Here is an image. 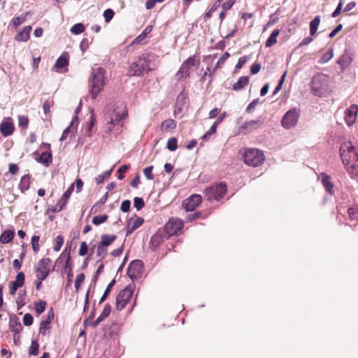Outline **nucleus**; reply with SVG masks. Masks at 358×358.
<instances>
[{"label": "nucleus", "instance_id": "nucleus-43", "mask_svg": "<svg viewBox=\"0 0 358 358\" xmlns=\"http://www.w3.org/2000/svg\"><path fill=\"white\" fill-rule=\"evenodd\" d=\"M145 206V202L142 198L135 197L134 199V206L137 210H141Z\"/></svg>", "mask_w": 358, "mask_h": 358}, {"label": "nucleus", "instance_id": "nucleus-42", "mask_svg": "<svg viewBox=\"0 0 358 358\" xmlns=\"http://www.w3.org/2000/svg\"><path fill=\"white\" fill-rule=\"evenodd\" d=\"M177 139L174 137L169 138L167 142V149L175 151L177 149Z\"/></svg>", "mask_w": 358, "mask_h": 358}, {"label": "nucleus", "instance_id": "nucleus-46", "mask_svg": "<svg viewBox=\"0 0 358 358\" xmlns=\"http://www.w3.org/2000/svg\"><path fill=\"white\" fill-rule=\"evenodd\" d=\"M259 103V99L257 98L254 99L250 103L248 104L245 109V112L250 113L253 111V110L256 108V106Z\"/></svg>", "mask_w": 358, "mask_h": 358}, {"label": "nucleus", "instance_id": "nucleus-9", "mask_svg": "<svg viewBox=\"0 0 358 358\" xmlns=\"http://www.w3.org/2000/svg\"><path fill=\"white\" fill-rule=\"evenodd\" d=\"M143 271V263L141 260L132 261L127 268V275L132 280L141 276Z\"/></svg>", "mask_w": 358, "mask_h": 358}, {"label": "nucleus", "instance_id": "nucleus-38", "mask_svg": "<svg viewBox=\"0 0 358 358\" xmlns=\"http://www.w3.org/2000/svg\"><path fill=\"white\" fill-rule=\"evenodd\" d=\"M39 345L36 341H32L29 349V353L31 355H37L38 354Z\"/></svg>", "mask_w": 358, "mask_h": 358}, {"label": "nucleus", "instance_id": "nucleus-63", "mask_svg": "<svg viewBox=\"0 0 358 358\" xmlns=\"http://www.w3.org/2000/svg\"><path fill=\"white\" fill-rule=\"evenodd\" d=\"M261 69V64L259 63H254L250 68L252 74H257Z\"/></svg>", "mask_w": 358, "mask_h": 358}, {"label": "nucleus", "instance_id": "nucleus-61", "mask_svg": "<svg viewBox=\"0 0 358 358\" xmlns=\"http://www.w3.org/2000/svg\"><path fill=\"white\" fill-rule=\"evenodd\" d=\"M342 8H343V0H341L339 2V3L337 6L336 10L332 13V17H336L337 16H338L341 14V13Z\"/></svg>", "mask_w": 358, "mask_h": 358}, {"label": "nucleus", "instance_id": "nucleus-19", "mask_svg": "<svg viewBox=\"0 0 358 358\" xmlns=\"http://www.w3.org/2000/svg\"><path fill=\"white\" fill-rule=\"evenodd\" d=\"M78 124V119L77 117H73V120L71 122V124L69 127H67L63 132L62 136L60 137V141H64L68 135L72 132H73L77 129V126Z\"/></svg>", "mask_w": 358, "mask_h": 358}, {"label": "nucleus", "instance_id": "nucleus-51", "mask_svg": "<svg viewBox=\"0 0 358 358\" xmlns=\"http://www.w3.org/2000/svg\"><path fill=\"white\" fill-rule=\"evenodd\" d=\"M152 166H148L143 169V173L148 180L153 179V175L152 173Z\"/></svg>", "mask_w": 358, "mask_h": 358}, {"label": "nucleus", "instance_id": "nucleus-25", "mask_svg": "<svg viewBox=\"0 0 358 358\" xmlns=\"http://www.w3.org/2000/svg\"><path fill=\"white\" fill-rule=\"evenodd\" d=\"M116 238L117 237L115 235L103 234L101 236V242L99 243V244L107 248L115 241Z\"/></svg>", "mask_w": 358, "mask_h": 358}, {"label": "nucleus", "instance_id": "nucleus-10", "mask_svg": "<svg viewBox=\"0 0 358 358\" xmlns=\"http://www.w3.org/2000/svg\"><path fill=\"white\" fill-rule=\"evenodd\" d=\"M183 227L184 223L181 220L173 217L165 224L164 229L169 236H172L181 231Z\"/></svg>", "mask_w": 358, "mask_h": 358}, {"label": "nucleus", "instance_id": "nucleus-8", "mask_svg": "<svg viewBox=\"0 0 358 358\" xmlns=\"http://www.w3.org/2000/svg\"><path fill=\"white\" fill-rule=\"evenodd\" d=\"M299 113L296 108L288 110L283 116L281 124L285 129H291L296 126Z\"/></svg>", "mask_w": 358, "mask_h": 358}, {"label": "nucleus", "instance_id": "nucleus-37", "mask_svg": "<svg viewBox=\"0 0 358 358\" xmlns=\"http://www.w3.org/2000/svg\"><path fill=\"white\" fill-rule=\"evenodd\" d=\"M46 302L44 301H40L35 303V310L38 315L41 314L45 310Z\"/></svg>", "mask_w": 358, "mask_h": 358}, {"label": "nucleus", "instance_id": "nucleus-6", "mask_svg": "<svg viewBox=\"0 0 358 358\" xmlns=\"http://www.w3.org/2000/svg\"><path fill=\"white\" fill-rule=\"evenodd\" d=\"M134 285L130 284L122 289L117 295L116 299V308L121 310L127 304L134 292Z\"/></svg>", "mask_w": 358, "mask_h": 358}, {"label": "nucleus", "instance_id": "nucleus-17", "mask_svg": "<svg viewBox=\"0 0 358 358\" xmlns=\"http://www.w3.org/2000/svg\"><path fill=\"white\" fill-rule=\"evenodd\" d=\"M54 319L52 309L48 311L47 318L41 321L40 324L39 333L42 335H47L50 329V324Z\"/></svg>", "mask_w": 358, "mask_h": 358}, {"label": "nucleus", "instance_id": "nucleus-18", "mask_svg": "<svg viewBox=\"0 0 358 358\" xmlns=\"http://www.w3.org/2000/svg\"><path fill=\"white\" fill-rule=\"evenodd\" d=\"M352 62V56L345 52L341 56V57L338 59L337 64L341 66V68L343 71H344L347 67H348Z\"/></svg>", "mask_w": 358, "mask_h": 358}, {"label": "nucleus", "instance_id": "nucleus-36", "mask_svg": "<svg viewBox=\"0 0 358 358\" xmlns=\"http://www.w3.org/2000/svg\"><path fill=\"white\" fill-rule=\"evenodd\" d=\"M108 217L107 215L94 216L92 219V223L94 225H99L105 222L108 220Z\"/></svg>", "mask_w": 358, "mask_h": 358}, {"label": "nucleus", "instance_id": "nucleus-5", "mask_svg": "<svg viewBox=\"0 0 358 358\" xmlns=\"http://www.w3.org/2000/svg\"><path fill=\"white\" fill-rule=\"evenodd\" d=\"M227 192V185L223 182L206 187L203 190L204 198L208 201L220 200Z\"/></svg>", "mask_w": 358, "mask_h": 358}, {"label": "nucleus", "instance_id": "nucleus-1", "mask_svg": "<svg viewBox=\"0 0 358 358\" xmlns=\"http://www.w3.org/2000/svg\"><path fill=\"white\" fill-rule=\"evenodd\" d=\"M340 155L348 171L358 178V154L352 143L350 141L342 143Z\"/></svg>", "mask_w": 358, "mask_h": 358}, {"label": "nucleus", "instance_id": "nucleus-12", "mask_svg": "<svg viewBox=\"0 0 358 358\" xmlns=\"http://www.w3.org/2000/svg\"><path fill=\"white\" fill-rule=\"evenodd\" d=\"M317 180L318 183L322 185L327 193L330 195L334 194V185L330 175L324 172L320 173L317 174Z\"/></svg>", "mask_w": 358, "mask_h": 358}, {"label": "nucleus", "instance_id": "nucleus-41", "mask_svg": "<svg viewBox=\"0 0 358 358\" xmlns=\"http://www.w3.org/2000/svg\"><path fill=\"white\" fill-rule=\"evenodd\" d=\"M106 253H107V248H106L99 243V245L97 246V256L99 257V260L103 259Z\"/></svg>", "mask_w": 358, "mask_h": 358}, {"label": "nucleus", "instance_id": "nucleus-24", "mask_svg": "<svg viewBox=\"0 0 358 358\" xmlns=\"http://www.w3.org/2000/svg\"><path fill=\"white\" fill-rule=\"evenodd\" d=\"M144 222V219L143 217H137L131 225L128 224L127 232V235L132 234L136 229L140 227L143 223Z\"/></svg>", "mask_w": 358, "mask_h": 358}, {"label": "nucleus", "instance_id": "nucleus-32", "mask_svg": "<svg viewBox=\"0 0 358 358\" xmlns=\"http://www.w3.org/2000/svg\"><path fill=\"white\" fill-rule=\"evenodd\" d=\"M39 162L44 164L45 166H48L52 162V155L49 152H43L40 156Z\"/></svg>", "mask_w": 358, "mask_h": 358}, {"label": "nucleus", "instance_id": "nucleus-33", "mask_svg": "<svg viewBox=\"0 0 358 358\" xmlns=\"http://www.w3.org/2000/svg\"><path fill=\"white\" fill-rule=\"evenodd\" d=\"M24 274L23 272H19L15 278V280L11 282L15 287L20 288L22 287L24 282Z\"/></svg>", "mask_w": 358, "mask_h": 358}, {"label": "nucleus", "instance_id": "nucleus-4", "mask_svg": "<svg viewBox=\"0 0 358 358\" xmlns=\"http://www.w3.org/2000/svg\"><path fill=\"white\" fill-rule=\"evenodd\" d=\"M243 159L246 164L256 167L264 162L265 157L262 151L258 149L249 148L245 152Z\"/></svg>", "mask_w": 358, "mask_h": 358}, {"label": "nucleus", "instance_id": "nucleus-49", "mask_svg": "<svg viewBox=\"0 0 358 358\" xmlns=\"http://www.w3.org/2000/svg\"><path fill=\"white\" fill-rule=\"evenodd\" d=\"M114 11L112 10V9H106L104 12H103V17L105 18V21L106 22H109L112 18L114 16Z\"/></svg>", "mask_w": 358, "mask_h": 358}, {"label": "nucleus", "instance_id": "nucleus-47", "mask_svg": "<svg viewBox=\"0 0 358 358\" xmlns=\"http://www.w3.org/2000/svg\"><path fill=\"white\" fill-rule=\"evenodd\" d=\"M111 308L109 304H106L101 314L99 316V318H101L103 321L105 318H106L110 313Z\"/></svg>", "mask_w": 358, "mask_h": 358}, {"label": "nucleus", "instance_id": "nucleus-2", "mask_svg": "<svg viewBox=\"0 0 358 358\" xmlns=\"http://www.w3.org/2000/svg\"><path fill=\"white\" fill-rule=\"evenodd\" d=\"M156 57L153 55H142L129 66L130 76H139L155 69Z\"/></svg>", "mask_w": 358, "mask_h": 358}, {"label": "nucleus", "instance_id": "nucleus-27", "mask_svg": "<svg viewBox=\"0 0 358 358\" xmlns=\"http://www.w3.org/2000/svg\"><path fill=\"white\" fill-rule=\"evenodd\" d=\"M9 328L12 332L19 334L22 329V326L20 322H17L15 318H10Z\"/></svg>", "mask_w": 358, "mask_h": 358}, {"label": "nucleus", "instance_id": "nucleus-48", "mask_svg": "<svg viewBox=\"0 0 358 358\" xmlns=\"http://www.w3.org/2000/svg\"><path fill=\"white\" fill-rule=\"evenodd\" d=\"M18 123L20 127H21L23 129H25L28 126L29 120L26 116L20 115L18 116Z\"/></svg>", "mask_w": 358, "mask_h": 358}, {"label": "nucleus", "instance_id": "nucleus-50", "mask_svg": "<svg viewBox=\"0 0 358 358\" xmlns=\"http://www.w3.org/2000/svg\"><path fill=\"white\" fill-rule=\"evenodd\" d=\"M85 280V275L83 273H80L76 276L75 280V287L76 289H78L80 284H82Z\"/></svg>", "mask_w": 358, "mask_h": 358}, {"label": "nucleus", "instance_id": "nucleus-59", "mask_svg": "<svg viewBox=\"0 0 358 358\" xmlns=\"http://www.w3.org/2000/svg\"><path fill=\"white\" fill-rule=\"evenodd\" d=\"M285 76H286V73H285L282 76V77H281V78H280V80L279 81V83L278 84V85L276 86L275 90L273 92V95H275L282 89V84L284 83Z\"/></svg>", "mask_w": 358, "mask_h": 358}, {"label": "nucleus", "instance_id": "nucleus-20", "mask_svg": "<svg viewBox=\"0 0 358 358\" xmlns=\"http://www.w3.org/2000/svg\"><path fill=\"white\" fill-rule=\"evenodd\" d=\"M262 124V121L261 118H258L257 120H250V121L245 122L240 127V129L243 130V129H249L250 130H252V129L259 127Z\"/></svg>", "mask_w": 358, "mask_h": 358}, {"label": "nucleus", "instance_id": "nucleus-28", "mask_svg": "<svg viewBox=\"0 0 358 358\" xmlns=\"http://www.w3.org/2000/svg\"><path fill=\"white\" fill-rule=\"evenodd\" d=\"M14 237V231L8 230L0 236V242L3 244L8 243Z\"/></svg>", "mask_w": 358, "mask_h": 358}, {"label": "nucleus", "instance_id": "nucleus-23", "mask_svg": "<svg viewBox=\"0 0 358 358\" xmlns=\"http://www.w3.org/2000/svg\"><path fill=\"white\" fill-rule=\"evenodd\" d=\"M249 82L248 76H241L238 78V81L233 85L232 89L235 91H239L243 89Z\"/></svg>", "mask_w": 358, "mask_h": 358}, {"label": "nucleus", "instance_id": "nucleus-15", "mask_svg": "<svg viewBox=\"0 0 358 358\" xmlns=\"http://www.w3.org/2000/svg\"><path fill=\"white\" fill-rule=\"evenodd\" d=\"M358 106L356 104L351 105L345 111L344 120L348 126L351 127L355 122L357 117Z\"/></svg>", "mask_w": 358, "mask_h": 358}, {"label": "nucleus", "instance_id": "nucleus-39", "mask_svg": "<svg viewBox=\"0 0 358 358\" xmlns=\"http://www.w3.org/2000/svg\"><path fill=\"white\" fill-rule=\"evenodd\" d=\"M115 283V280H112V281H111V282L108 285V286H107V287H106V290H105V292H104V293H103V296H101V298L100 299L99 303H103V302L106 300V297H107L108 294L110 293V290H111L112 287L114 286Z\"/></svg>", "mask_w": 358, "mask_h": 358}, {"label": "nucleus", "instance_id": "nucleus-26", "mask_svg": "<svg viewBox=\"0 0 358 358\" xmlns=\"http://www.w3.org/2000/svg\"><path fill=\"white\" fill-rule=\"evenodd\" d=\"M280 34V30L278 29H274L270 36L266 41L265 45L266 48H270L277 43V37Z\"/></svg>", "mask_w": 358, "mask_h": 358}, {"label": "nucleus", "instance_id": "nucleus-64", "mask_svg": "<svg viewBox=\"0 0 358 358\" xmlns=\"http://www.w3.org/2000/svg\"><path fill=\"white\" fill-rule=\"evenodd\" d=\"M200 215H201V213L200 212H196V213H191V214H189L186 217V220L188 222H191V221H193V220H196V218H198Z\"/></svg>", "mask_w": 358, "mask_h": 358}, {"label": "nucleus", "instance_id": "nucleus-45", "mask_svg": "<svg viewBox=\"0 0 358 358\" xmlns=\"http://www.w3.org/2000/svg\"><path fill=\"white\" fill-rule=\"evenodd\" d=\"M39 239L40 237L38 236H34L31 238V246L34 252H37L39 250Z\"/></svg>", "mask_w": 358, "mask_h": 358}, {"label": "nucleus", "instance_id": "nucleus-34", "mask_svg": "<svg viewBox=\"0 0 358 358\" xmlns=\"http://www.w3.org/2000/svg\"><path fill=\"white\" fill-rule=\"evenodd\" d=\"M68 63V59L64 56H61L57 59L55 64V68L58 69L64 68L67 66Z\"/></svg>", "mask_w": 358, "mask_h": 358}, {"label": "nucleus", "instance_id": "nucleus-53", "mask_svg": "<svg viewBox=\"0 0 358 358\" xmlns=\"http://www.w3.org/2000/svg\"><path fill=\"white\" fill-rule=\"evenodd\" d=\"M88 251V246L86 242H82L80 243L78 254L80 256H85L87 255Z\"/></svg>", "mask_w": 358, "mask_h": 358}, {"label": "nucleus", "instance_id": "nucleus-40", "mask_svg": "<svg viewBox=\"0 0 358 358\" xmlns=\"http://www.w3.org/2000/svg\"><path fill=\"white\" fill-rule=\"evenodd\" d=\"M348 217L352 220L358 219V208L357 207H352L348 208Z\"/></svg>", "mask_w": 358, "mask_h": 358}, {"label": "nucleus", "instance_id": "nucleus-62", "mask_svg": "<svg viewBox=\"0 0 358 358\" xmlns=\"http://www.w3.org/2000/svg\"><path fill=\"white\" fill-rule=\"evenodd\" d=\"M235 3V0H228L227 1H225L224 3H222V9L224 10H229L232 6Z\"/></svg>", "mask_w": 358, "mask_h": 358}, {"label": "nucleus", "instance_id": "nucleus-16", "mask_svg": "<svg viewBox=\"0 0 358 358\" xmlns=\"http://www.w3.org/2000/svg\"><path fill=\"white\" fill-rule=\"evenodd\" d=\"M202 197L199 194H193L184 201L182 206L187 211H193L201 202Z\"/></svg>", "mask_w": 358, "mask_h": 358}, {"label": "nucleus", "instance_id": "nucleus-13", "mask_svg": "<svg viewBox=\"0 0 358 358\" xmlns=\"http://www.w3.org/2000/svg\"><path fill=\"white\" fill-rule=\"evenodd\" d=\"M127 115V112H123L122 114L120 115L119 112L114 110L113 113L109 117V121L105 124V131L108 133L111 132L113 130V127L115 124H117L120 121L124 119Z\"/></svg>", "mask_w": 358, "mask_h": 358}, {"label": "nucleus", "instance_id": "nucleus-7", "mask_svg": "<svg viewBox=\"0 0 358 358\" xmlns=\"http://www.w3.org/2000/svg\"><path fill=\"white\" fill-rule=\"evenodd\" d=\"M51 260L49 258L41 259L35 268V271L38 280H44L50 272V266Z\"/></svg>", "mask_w": 358, "mask_h": 358}, {"label": "nucleus", "instance_id": "nucleus-21", "mask_svg": "<svg viewBox=\"0 0 358 358\" xmlns=\"http://www.w3.org/2000/svg\"><path fill=\"white\" fill-rule=\"evenodd\" d=\"M31 30V26L24 27V29L15 36V39L17 41H27L29 39Z\"/></svg>", "mask_w": 358, "mask_h": 358}, {"label": "nucleus", "instance_id": "nucleus-22", "mask_svg": "<svg viewBox=\"0 0 358 358\" xmlns=\"http://www.w3.org/2000/svg\"><path fill=\"white\" fill-rule=\"evenodd\" d=\"M0 131L4 136H10L13 132V124L10 122H3L0 125Z\"/></svg>", "mask_w": 358, "mask_h": 358}, {"label": "nucleus", "instance_id": "nucleus-3", "mask_svg": "<svg viewBox=\"0 0 358 358\" xmlns=\"http://www.w3.org/2000/svg\"><path fill=\"white\" fill-rule=\"evenodd\" d=\"M105 85V70L101 67H94L90 79V94L95 99Z\"/></svg>", "mask_w": 358, "mask_h": 358}, {"label": "nucleus", "instance_id": "nucleus-58", "mask_svg": "<svg viewBox=\"0 0 358 358\" xmlns=\"http://www.w3.org/2000/svg\"><path fill=\"white\" fill-rule=\"evenodd\" d=\"M229 56L230 55L227 52H224L217 61V63L215 66V70L219 68L220 65L223 64Z\"/></svg>", "mask_w": 358, "mask_h": 358}, {"label": "nucleus", "instance_id": "nucleus-52", "mask_svg": "<svg viewBox=\"0 0 358 358\" xmlns=\"http://www.w3.org/2000/svg\"><path fill=\"white\" fill-rule=\"evenodd\" d=\"M221 2V0H218L208 10V13H206L204 18L208 19L211 17L212 13L217 10V8L220 6V3Z\"/></svg>", "mask_w": 358, "mask_h": 358}, {"label": "nucleus", "instance_id": "nucleus-31", "mask_svg": "<svg viewBox=\"0 0 358 358\" xmlns=\"http://www.w3.org/2000/svg\"><path fill=\"white\" fill-rule=\"evenodd\" d=\"M30 185V178L28 175H24L22 177L19 187L21 189L22 192H24V191L27 190L29 188Z\"/></svg>", "mask_w": 358, "mask_h": 358}, {"label": "nucleus", "instance_id": "nucleus-55", "mask_svg": "<svg viewBox=\"0 0 358 358\" xmlns=\"http://www.w3.org/2000/svg\"><path fill=\"white\" fill-rule=\"evenodd\" d=\"M216 129H217V126L215 125L214 124L211 126L210 129H209V131H208L203 136V140H207L209 138V137L215 134L216 132Z\"/></svg>", "mask_w": 358, "mask_h": 358}, {"label": "nucleus", "instance_id": "nucleus-44", "mask_svg": "<svg viewBox=\"0 0 358 358\" xmlns=\"http://www.w3.org/2000/svg\"><path fill=\"white\" fill-rule=\"evenodd\" d=\"M64 243V238L62 236L59 235L55 238V245L54 246L55 251H59Z\"/></svg>", "mask_w": 358, "mask_h": 358}, {"label": "nucleus", "instance_id": "nucleus-35", "mask_svg": "<svg viewBox=\"0 0 358 358\" xmlns=\"http://www.w3.org/2000/svg\"><path fill=\"white\" fill-rule=\"evenodd\" d=\"M85 31V27L82 23H77L71 28V32L73 34H80Z\"/></svg>", "mask_w": 358, "mask_h": 358}, {"label": "nucleus", "instance_id": "nucleus-54", "mask_svg": "<svg viewBox=\"0 0 358 358\" xmlns=\"http://www.w3.org/2000/svg\"><path fill=\"white\" fill-rule=\"evenodd\" d=\"M23 324L25 326H31L33 324V317L29 313H26L23 317Z\"/></svg>", "mask_w": 358, "mask_h": 358}, {"label": "nucleus", "instance_id": "nucleus-30", "mask_svg": "<svg viewBox=\"0 0 358 358\" xmlns=\"http://www.w3.org/2000/svg\"><path fill=\"white\" fill-rule=\"evenodd\" d=\"M176 127V122L172 119L164 120L161 125L162 130L169 131L174 129Z\"/></svg>", "mask_w": 358, "mask_h": 358}, {"label": "nucleus", "instance_id": "nucleus-29", "mask_svg": "<svg viewBox=\"0 0 358 358\" xmlns=\"http://www.w3.org/2000/svg\"><path fill=\"white\" fill-rule=\"evenodd\" d=\"M334 56L333 49H329L328 50L322 52L321 57L318 61V63L324 64L329 62Z\"/></svg>", "mask_w": 358, "mask_h": 358}, {"label": "nucleus", "instance_id": "nucleus-56", "mask_svg": "<svg viewBox=\"0 0 358 358\" xmlns=\"http://www.w3.org/2000/svg\"><path fill=\"white\" fill-rule=\"evenodd\" d=\"M131 202L129 200H124L122 202L120 209L122 212L127 213L129 210Z\"/></svg>", "mask_w": 358, "mask_h": 358}, {"label": "nucleus", "instance_id": "nucleus-11", "mask_svg": "<svg viewBox=\"0 0 358 358\" xmlns=\"http://www.w3.org/2000/svg\"><path fill=\"white\" fill-rule=\"evenodd\" d=\"M199 64V61L196 60L194 57H190L187 59H186L182 64L180 70L177 73V76L178 79H182L183 78H186L189 76V69L196 66Z\"/></svg>", "mask_w": 358, "mask_h": 358}, {"label": "nucleus", "instance_id": "nucleus-14", "mask_svg": "<svg viewBox=\"0 0 358 358\" xmlns=\"http://www.w3.org/2000/svg\"><path fill=\"white\" fill-rule=\"evenodd\" d=\"M74 189V184H71L66 191L63 194L61 199L58 201L54 208L52 209V212L58 213L62 211Z\"/></svg>", "mask_w": 358, "mask_h": 358}, {"label": "nucleus", "instance_id": "nucleus-57", "mask_svg": "<svg viewBox=\"0 0 358 358\" xmlns=\"http://www.w3.org/2000/svg\"><path fill=\"white\" fill-rule=\"evenodd\" d=\"M107 199H108V192L105 194V195H103L101 199L100 200L93 206L92 208V211L94 210V213L96 212V206L99 205V204H101V205H103L104 204L106 201H107Z\"/></svg>", "mask_w": 358, "mask_h": 358}, {"label": "nucleus", "instance_id": "nucleus-60", "mask_svg": "<svg viewBox=\"0 0 358 358\" xmlns=\"http://www.w3.org/2000/svg\"><path fill=\"white\" fill-rule=\"evenodd\" d=\"M248 57L247 56H243L239 58L238 63L236 65V69H240L243 67V66L248 61Z\"/></svg>", "mask_w": 358, "mask_h": 358}]
</instances>
